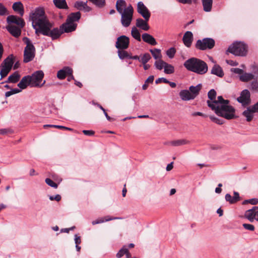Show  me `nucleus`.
I'll list each match as a JSON object with an SVG mask.
<instances>
[{
	"label": "nucleus",
	"mask_w": 258,
	"mask_h": 258,
	"mask_svg": "<svg viewBox=\"0 0 258 258\" xmlns=\"http://www.w3.org/2000/svg\"><path fill=\"white\" fill-rule=\"evenodd\" d=\"M53 26V23L50 22L46 24H42L41 29L38 30V34L41 33L44 36L51 37L52 40H54L58 38L63 33H66L64 28H61V25L59 28H54L51 29Z\"/></svg>",
	"instance_id": "obj_3"
},
{
	"label": "nucleus",
	"mask_w": 258,
	"mask_h": 258,
	"mask_svg": "<svg viewBox=\"0 0 258 258\" xmlns=\"http://www.w3.org/2000/svg\"><path fill=\"white\" fill-rule=\"evenodd\" d=\"M13 10L18 13L21 16H23L24 14L23 6L21 2H15L13 5Z\"/></svg>",
	"instance_id": "obj_28"
},
{
	"label": "nucleus",
	"mask_w": 258,
	"mask_h": 258,
	"mask_svg": "<svg viewBox=\"0 0 258 258\" xmlns=\"http://www.w3.org/2000/svg\"><path fill=\"white\" fill-rule=\"evenodd\" d=\"M194 39L193 34L190 31H186L183 35L182 41L187 47H190Z\"/></svg>",
	"instance_id": "obj_15"
},
{
	"label": "nucleus",
	"mask_w": 258,
	"mask_h": 258,
	"mask_svg": "<svg viewBox=\"0 0 258 258\" xmlns=\"http://www.w3.org/2000/svg\"><path fill=\"white\" fill-rule=\"evenodd\" d=\"M202 84H199L196 86H191L189 88V91L191 96H194V99L199 94L200 90L202 89Z\"/></svg>",
	"instance_id": "obj_30"
},
{
	"label": "nucleus",
	"mask_w": 258,
	"mask_h": 258,
	"mask_svg": "<svg viewBox=\"0 0 258 258\" xmlns=\"http://www.w3.org/2000/svg\"><path fill=\"white\" fill-rule=\"evenodd\" d=\"M150 51L152 53L153 57L156 59H160L162 55L161 53V50L157 48H154V49H150Z\"/></svg>",
	"instance_id": "obj_41"
},
{
	"label": "nucleus",
	"mask_w": 258,
	"mask_h": 258,
	"mask_svg": "<svg viewBox=\"0 0 258 258\" xmlns=\"http://www.w3.org/2000/svg\"><path fill=\"white\" fill-rule=\"evenodd\" d=\"M210 118L212 121L218 124H222L224 123L222 120L219 119L217 117H215L214 116H210Z\"/></svg>",
	"instance_id": "obj_53"
},
{
	"label": "nucleus",
	"mask_w": 258,
	"mask_h": 258,
	"mask_svg": "<svg viewBox=\"0 0 258 258\" xmlns=\"http://www.w3.org/2000/svg\"><path fill=\"white\" fill-rule=\"evenodd\" d=\"M228 100L224 99L222 96L217 97V101L214 102L207 101V105L218 116L226 119L235 118V109L229 105Z\"/></svg>",
	"instance_id": "obj_1"
},
{
	"label": "nucleus",
	"mask_w": 258,
	"mask_h": 258,
	"mask_svg": "<svg viewBox=\"0 0 258 258\" xmlns=\"http://www.w3.org/2000/svg\"><path fill=\"white\" fill-rule=\"evenodd\" d=\"M155 83L157 84L161 83H168V80L164 78H160L156 80Z\"/></svg>",
	"instance_id": "obj_56"
},
{
	"label": "nucleus",
	"mask_w": 258,
	"mask_h": 258,
	"mask_svg": "<svg viewBox=\"0 0 258 258\" xmlns=\"http://www.w3.org/2000/svg\"><path fill=\"white\" fill-rule=\"evenodd\" d=\"M23 41L27 45L25 48H32V43L29 38L27 37H24L23 38Z\"/></svg>",
	"instance_id": "obj_51"
},
{
	"label": "nucleus",
	"mask_w": 258,
	"mask_h": 258,
	"mask_svg": "<svg viewBox=\"0 0 258 258\" xmlns=\"http://www.w3.org/2000/svg\"><path fill=\"white\" fill-rule=\"evenodd\" d=\"M179 96L183 101H188L194 99V96H191L190 92L187 90H182L179 92Z\"/></svg>",
	"instance_id": "obj_27"
},
{
	"label": "nucleus",
	"mask_w": 258,
	"mask_h": 258,
	"mask_svg": "<svg viewBox=\"0 0 258 258\" xmlns=\"http://www.w3.org/2000/svg\"><path fill=\"white\" fill-rule=\"evenodd\" d=\"M215 45V40L211 38H205L202 40H197L195 47L197 49L205 50L212 49Z\"/></svg>",
	"instance_id": "obj_8"
},
{
	"label": "nucleus",
	"mask_w": 258,
	"mask_h": 258,
	"mask_svg": "<svg viewBox=\"0 0 258 258\" xmlns=\"http://www.w3.org/2000/svg\"><path fill=\"white\" fill-rule=\"evenodd\" d=\"M126 7V3L124 0H117L116 3V9L119 13H122Z\"/></svg>",
	"instance_id": "obj_31"
},
{
	"label": "nucleus",
	"mask_w": 258,
	"mask_h": 258,
	"mask_svg": "<svg viewBox=\"0 0 258 258\" xmlns=\"http://www.w3.org/2000/svg\"><path fill=\"white\" fill-rule=\"evenodd\" d=\"M14 63V58L13 55L8 56L3 62L1 67H3L11 70Z\"/></svg>",
	"instance_id": "obj_26"
},
{
	"label": "nucleus",
	"mask_w": 258,
	"mask_h": 258,
	"mask_svg": "<svg viewBox=\"0 0 258 258\" xmlns=\"http://www.w3.org/2000/svg\"><path fill=\"white\" fill-rule=\"evenodd\" d=\"M242 226L244 229L247 230L253 231L255 229L254 226L252 224L244 223Z\"/></svg>",
	"instance_id": "obj_52"
},
{
	"label": "nucleus",
	"mask_w": 258,
	"mask_h": 258,
	"mask_svg": "<svg viewBox=\"0 0 258 258\" xmlns=\"http://www.w3.org/2000/svg\"><path fill=\"white\" fill-rule=\"evenodd\" d=\"M250 94L248 90L245 89L243 90L237 100L242 104L243 106H246L250 103Z\"/></svg>",
	"instance_id": "obj_12"
},
{
	"label": "nucleus",
	"mask_w": 258,
	"mask_h": 258,
	"mask_svg": "<svg viewBox=\"0 0 258 258\" xmlns=\"http://www.w3.org/2000/svg\"><path fill=\"white\" fill-rule=\"evenodd\" d=\"M225 200L230 204H235L240 200V197L238 192L236 191L234 192V196L232 197L230 194H227L225 195Z\"/></svg>",
	"instance_id": "obj_21"
},
{
	"label": "nucleus",
	"mask_w": 258,
	"mask_h": 258,
	"mask_svg": "<svg viewBox=\"0 0 258 258\" xmlns=\"http://www.w3.org/2000/svg\"><path fill=\"white\" fill-rule=\"evenodd\" d=\"M192 116H203L204 117H207L208 116L207 115H206L205 114H204V113H203L202 112H195L192 113Z\"/></svg>",
	"instance_id": "obj_59"
},
{
	"label": "nucleus",
	"mask_w": 258,
	"mask_h": 258,
	"mask_svg": "<svg viewBox=\"0 0 258 258\" xmlns=\"http://www.w3.org/2000/svg\"><path fill=\"white\" fill-rule=\"evenodd\" d=\"M49 20L45 15L44 9L43 7H38L33 12V28L35 29V33L38 34V31L41 29L42 24L48 23Z\"/></svg>",
	"instance_id": "obj_4"
},
{
	"label": "nucleus",
	"mask_w": 258,
	"mask_h": 258,
	"mask_svg": "<svg viewBox=\"0 0 258 258\" xmlns=\"http://www.w3.org/2000/svg\"><path fill=\"white\" fill-rule=\"evenodd\" d=\"M118 218H117V217H110L109 216H107L103 218H101L100 219H98V220H95V221H93L92 223L93 225H95V224H99V223H103L104 221H110V220H114V219H118Z\"/></svg>",
	"instance_id": "obj_38"
},
{
	"label": "nucleus",
	"mask_w": 258,
	"mask_h": 258,
	"mask_svg": "<svg viewBox=\"0 0 258 258\" xmlns=\"http://www.w3.org/2000/svg\"><path fill=\"white\" fill-rule=\"evenodd\" d=\"M148 21L142 18H138L136 20V26L144 31H148L150 29V27L148 24Z\"/></svg>",
	"instance_id": "obj_20"
},
{
	"label": "nucleus",
	"mask_w": 258,
	"mask_h": 258,
	"mask_svg": "<svg viewBox=\"0 0 258 258\" xmlns=\"http://www.w3.org/2000/svg\"><path fill=\"white\" fill-rule=\"evenodd\" d=\"M216 95L217 93L214 89L210 90L208 93V97L210 100H208L207 101L214 102L215 101H217V99H216Z\"/></svg>",
	"instance_id": "obj_39"
},
{
	"label": "nucleus",
	"mask_w": 258,
	"mask_h": 258,
	"mask_svg": "<svg viewBox=\"0 0 258 258\" xmlns=\"http://www.w3.org/2000/svg\"><path fill=\"white\" fill-rule=\"evenodd\" d=\"M151 58L149 53H145L141 57H140V62L142 63H147V62Z\"/></svg>",
	"instance_id": "obj_45"
},
{
	"label": "nucleus",
	"mask_w": 258,
	"mask_h": 258,
	"mask_svg": "<svg viewBox=\"0 0 258 258\" xmlns=\"http://www.w3.org/2000/svg\"><path fill=\"white\" fill-rule=\"evenodd\" d=\"M73 72L72 69L69 67H65L57 72V77L59 79L63 80L65 79L67 75L71 74Z\"/></svg>",
	"instance_id": "obj_18"
},
{
	"label": "nucleus",
	"mask_w": 258,
	"mask_h": 258,
	"mask_svg": "<svg viewBox=\"0 0 258 258\" xmlns=\"http://www.w3.org/2000/svg\"><path fill=\"white\" fill-rule=\"evenodd\" d=\"M137 12L139 13L146 21H149L151 16V13L148 8L145 6L144 3L140 2L137 4Z\"/></svg>",
	"instance_id": "obj_11"
},
{
	"label": "nucleus",
	"mask_w": 258,
	"mask_h": 258,
	"mask_svg": "<svg viewBox=\"0 0 258 258\" xmlns=\"http://www.w3.org/2000/svg\"><path fill=\"white\" fill-rule=\"evenodd\" d=\"M189 143V142L186 140H178L171 141L169 143V145L173 146H179Z\"/></svg>",
	"instance_id": "obj_37"
},
{
	"label": "nucleus",
	"mask_w": 258,
	"mask_h": 258,
	"mask_svg": "<svg viewBox=\"0 0 258 258\" xmlns=\"http://www.w3.org/2000/svg\"><path fill=\"white\" fill-rule=\"evenodd\" d=\"M173 167V162L170 163V164H168L166 167V170L167 171H170L171 170Z\"/></svg>",
	"instance_id": "obj_64"
},
{
	"label": "nucleus",
	"mask_w": 258,
	"mask_h": 258,
	"mask_svg": "<svg viewBox=\"0 0 258 258\" xmlns=\"http://www.w3.org/2000/svg\"><path fill=\"white\" fill-rule=\"evenodd\" d=\"M45 182L51 187L55 188L57 187V184L54 182L52 180L49 178H47L45 179Z\"/></svg>",
	"instance_id": "obj_50"
},
{
	"label": "nucleus",
	"mask_w": 258,
	"mask_h": 258,
	"mask_svg": "<svg viewBox=\"0 0 258 258\" xmlns=\"http://www.w3.org/2000/svg\"><path fill=\"white\" fill-rule=\"evenodd\" d=\"M117 53L118 57L121 59H123L126 58H130V54L128 53L125 50L118 49Z\"/></svg>",
	"instance_id": "obj_40"
},
{
	"label": "nucleus",
	"mask_w": 258,
	"mask_h": 258,
	"mask_svg": "<svg viewBox=\"0 0 258 258\" xmlns=\"http://www.w3.org/2000/svg\"><path fill=\"white\" fill-rule=\"evenodd\" d=\"M131 35L134 38L138 41H141V34L136 27H133L131 31Z\"/></svg>",
	"instance_id": "obj_35"
},
{
	"label": "nucleus",
	"mask_w": 258,
	"mask_h": 258,
	"mask_svg": "<svg viewBox=\"0 0 258 258\" xmlns=\"http://www.w3.org/2000/svg\"><path fill=\"white\" fill-rule=\"evenodd\" d=\"M211 73L220 78L223 77L224 75L222 68L217 64L214 65L211 70Z\"/></svg>",
	"instance_id": "obj_22"
},
{
	"label": "nucleus",
	"mask_w": 258,
	"mask_h": 258,
	"mask_svg": "<svg viewBox=\"0 0 258 258\" xmlns=\"http://www.w3.org/2000/svg\"><path fill=\"white\" fill-rule=\"evenodd\" d=\"M177 2H178L180 3L185 4H190L192 2V0H176Z\"/></svg>",
	"instance_id": "obj_63"
},
{
	"label": "nucleus",
	"mask_w": 258,
	"mask_h": 258,
	"mask_svg": "<svg viewBox=\"0 0 258 258\" xmlns=\"http://www.w3.org/2000/svg\"><path fill=\"white\" fill-rule=\"evenodd\" d=\"M257 212H254L253 210L249 209L245 212L244 216L251 222L256 220Z\"/></svg>",
	"instance_id": "obj_24"
},
{
	"label": "nucleus",
	"mask_w": 258,
	"mask_h": 258,
	"mask_svg": "<svg viewBox=\"0 0 258 258\" xmlns=\"http://www.w3.org/2000/svg\"><path fill=\"white\" fill-rule=\"evenodd\" d=\"M11 70L8 68L2 67V69L0 72V75L1 76L0 80L6 77Z\"/></svg>",
	"instance_id": "obj_46"
},
{
	"label": "nucleus",
	"mask_w": 258,
	"mask_h": 258,
	"mask_svg": "<svg viewBox=\"0 0 258 258\" xmlns=\"http://www.w3.org/2000/svg\"><path fill=\"white\" fill-rule=\"evenodd\" d=\"M7 14L6 8L0 3V16H4Z\"/></svg>",
	"instance_id": "obj_55"
},
{
	"label": "nucleus",
	"mask_w": 258,
	"mask_h": 258,
	"mask_svg": "<svg viewBox=\"0 0 258 258\" xmlns=\"http://www.w3.org/2000/svg\"><path fill=\"white\" fill-rule=\"evenodd\" d=\"M32 82V75L26 76L22 78V80L18 83V86L21 89H24Z\"/></svg>",
	"instance_id": "obj_16"
},
{
	"label": "nucleus",
	"mask_w": 258,
	"mask_h": 258,
	"mask_svg": "<svg viewBox=\"0 0 258 258\" xmlns=\"http://www.w3.org/2000/svg\"><path fill=\"white\" fill-rule=\"evenodd\" d=\"M183 66L188 71L199 75H204L208 71V66L207 63L197 57H191L185 60Z\"/></svg>",
	"instance_id": "obj_2"
},
{
	"label": "nucleus",
	"mask_w": 258,
	"mask_h": 258,
	"mask_svg": "<svg viewBox=\"0 0 258 258\" xmlns=\"http://www.w3.org/2000/svg\"><path fill=\"white\" fill-rule=\"evenodd\" d=\"M254 78V76L251 73H244L240 76V81L247 82L249 81L252 80Z\"/></svg>",
	"instance_id": "obj_36"
},
{
	"label": "nucleus",
	"mask_w": 258,
	"mask_h": 258,
	"mask_svg": "<svg viewBox=\"0 0 258 258\" xmlns=\"http://www.w3.org/2000/svg\"><path fill=\"white\" fill-rule=\"evenodd\" d=\"M81 17L80 12L72 13L68 16L66 22L61 25V28H64L66 33L71 32L76 30L77 25L74 22L78 21Z\"/></svg>",
	"instance_id": "obj_5"
},
{
	"label": "nucleus",
	"mask_w": 258,
	"mask_h": 258,
	"mask_svg": "<svg viewBox=\"0 0 258 258\" xmlns=\"http://www.w3.org/2000/svg\"><path fill=\"white\" fill-rule=\"evenodd\" d=\"M250 88L255 91H258V81L257 80L253 81L250 85Z\"/></svg>",
	"instance_id": "obj_54"
},
{
	"label": "nucleus",
	"mask_w": 258,
	"mask_h": 258,
	"mask_svg": "<svg viewBox=\"0 0 258 258\" xmlns=\"http://www.w3.org/2000/svg\"><path fill=\"white\" fill-rule=\"evenodd\" d=\"M75 243L77 245H79L81 242V237L80 236H77V235H75Z\"/></svg>",
	"instance_id": "obj_62"
},
{
	"label": "nucleus",
	"mask_w": 258,
	"mask_h": 258,
	"mask_svg": "<svg viewBox=\"0 0 258 258\" xmlns=\"http://www.w3.org/2000/svg\"><path fill=\"white\" fill-rule=\"evenodd\" d=\"M258 203V199L256 198L251 199L249 200H244L242 202V205H245L248 204H250L251 205H255Z\"/></svg>",
	"instance_id": "obj_47"
},
{
	"label": "nucleus",
	"mask_w": 258,
	"mask_h": 258,
	"mask_svg": "<svg viewBox=\"0 0 258 258\" xmlns=\"http://www.w3.org/2000/svg\"><path fill=\"white\" fill-rule=\"evenodd\" d=\"M130 39L125 35H121L117 38L115 47L117 49L125 50L128 48Z\"/></svg>",
	"instance_id": "obj_10"
},
{
	"label": "nucleus",
	"mask_w": 258,
	"mask_h": 258,
	"mask_svg": "<svg viewBox=\"0 0 258 258\" xmlns=\"http://www.w3.org/2000/svg\"><path fill=\"white\" fill-rule=\"evenodd\" d=\"M174 67L172 65L166 63L164 71L165 74H171L174 73Z\"/></svg>",
	"instance_id": "obj_42"
},
{
	"label": "nucleus",
	"mask_w": 258,
	"mask_h": 258,
	"mask_svg": "<svg viewBox=\"0 0 258 258\" xmlns=\"http://www.w3.org/2000/svg\"><path fill=\"white\" fill-rule=\"evenodd\" d=\"M7 21L8 23L16 24L21 28H23L25 26V22L23 19L16 16H9L7 18Z\"/></svg>",
	"instance_id": "obj_14"
},
{
	"label": "nucleus",
	"mask_w": 258,
	"mask_h": 258,
	"mask_svg": "<svg viewBox=\"0 0 258 258\" xmlns=\"http://www.w3.org/2000/svg\"><path fill=\"white\" fill-rule=\"evenodd\" d=\"M61 196L59 195H56L55 196H50L49 199L51 201L55 200L57 202H59L61 200Z\"/></svg>",
	"instance_id": "obj_58"
},
{
	"label": "nucleus",
	"mask_w": 258,
	"mask_h": 258,
	"mask_svg": "<svg viewBox=\"0 0 258 258\" xmlns=\"http://www.w3.org/2000/svg\"><path fill=\"white\" fill-rule=\"evenodd\" d=\"M154 79V77L153 76H149L148 79L145 81L146 83H152L153 82Z\"/></svg>",
	"instance_id": "obj_61"
},
{
	"label": "nucleus",
	"mask_w": 258,
	"mask_h": 258,
	"mask_svg": "<svg viewBox=\"0 0 258 258\" xmlns=\"http://www.w3.org/2000/svg\"><path fill=\"white\" fill-rule=\"evenodd\" d=\"M83 133L84 135L88 136H93L95 134V132L92 130H83Z\"/></svg>",
	"instance_id": "obj_57"
},
{
	"label": "nucleus",
	"mask_w": 258,
	"mask_h": 258,
	"mask_svg": "<svg viewBox=\"0 0 258 258\" xmlns=\"http://www.w3.org/2000/svg\"><path fill=\"white\" fill-rule=\"evenodd\" d=\"M44 73L42 71H37L33 73V87L40 88L45 83V81L43 80Z\"/></svg>",
	"instance_id": "obj_9"
},
{
	"label": "nucleus",
	"mask_w": 258,
	"mask_h": 258,
	"mask_svg": "<svg viewBox=\"0 0 258 258\" xmlns=\"http://www.w3.org/2000/svg\"><path fill=\"white\" fill-rule=\"evenodd\" d=\"M121 15V23L123 26L128 27L133 20L134 9L131 5H129L123 10Z\"/></svg>",
	"instance_id": "obj_7"
},
{
	"label": "nucleus",
	"mask_w": 258,
	"mask_h": 258,
	"mask_svg": "<svg viewBox=\"0 0 258 258\" xmlns=\"http://www.w3.org/2000/svg\"><path fill=\"white\" fill-rule=\"evenodd\" d=\"M124 255H125L126 258L131 257V253L129 252V250L126 245L123 246L122 248L118 251L116 253V256L117 258H120Z\"/></svg>",
	"instance_id": "obj_29"
},
{
	"label": "nucleus",
	"mask_w": 258,
	"mask_h": 258,
	"mask_svg": "<svg viewBox=\"0 0 258 258\" xmlns=\"http://www.w3.org/2000/svg\"><path fill=\"white\" fill-rule=\"evenodd\" d=\"M203 10L206 12L211 11L213 5V0H202Z\"/></svg>",
	"instance_id": "obj_33"
},
{
	"label": "nucleus",
	"mask_w": 258,
	"mask_h": 258,
	"mask_svg": "<svg viewBox=\"0 0 258 258\" xmlns=\"http://www.w3.org/2000/svg\"><path fill=\"white\" fill-rule=\"evenodd\" d=\"M20 78V74L18 73V72H15L9 77L8 80L5 82L8 83H16L17 82H18Z\"/></svg>",
	"instance_id": "obj_32"
},
{
	"label": "nucleus",
	"mask_w": 258,
	"mask_h": 258,
	"mask_svg": "<svg viewBox=\"0 0 258 258\" xmlns=\"http://www.w3.org/2000/svg\"><path fill=\"white\" fill-rule=\"evenodd\" d=\"M22 28H19L14 25H8L6 27L8 31L14 37L16 38L19 37L21 34Z\"/></svg>",
	"instance_id": "obj_17"
},
{
	"label": "nucleus",
	"mask_w": 258,
	"mask_h": 258,
	"mask_svg": "<svg viewBox=\"0 0 258 258\" xmlns=\"http://www.w3.org/2000/svg\"><path fill=\"white\" fill-rule=\"evenodd\" d=\"M21 90L17 88L13 89L11 91L6 92L5 96L6 97H8L13 94L18 93L21 91Z\"/></svg>",
	"instance_id": "obj_48"
},
{
	"label": "nucleus",
	"mask_w": 258,
	"mask_h": 258,
	"mask_svg": "<svg viewBox=\"0 0 258 258\" xmlns=\"http://www.w3.org/2000/svg\"><path fill=\"white\" fill-rule=\"evenodd\" d=\"M255 112H258V108L255 104L247 107V109L243 112L242 115L246 118V121L249 122L253 119V113Z\"/></svg>",
	"instance_id": "obj_13"
},
{
	"label": "nucleus",
	"mask_w": 258,
	"mask_h": 258,
	"mask_svg": "<svg viewBox=\"0 0 258 258\" xmlns=\"http://www.w3.org/2000/svg\"><path fill=\"white\" fill-rule=\"evenodd\" d=\"M53 3L56 7L61 9H67L68 7L66 0H53Z\"/></svg>",
	"instance_id": "obj_34"
},
{
	"label": "nucleus",
	"mask_w": 258,
	"mask_h": 258,
	"mask_svg": "<svg viewBox=\"0 0 258 258\" xmlns=\"http://www.w3.org/2000/svg\"><path fill=\"white\" fill-rule=\"evenodd\" d=\"M96 6L102 8L105 5V0H89Z\"/></svg>",
	"instance_id": "obj_44"
},
{
	"label": "nucleus",
	"mask_w": 258,
	"mask_h": 258,
	"mask_svg": "<svg viewBox=\"0 0 258 258\" xmlns=\"http://www.w3.org/2000/svg\"><path fill=\"white\" fill-rule=\"evenodd\" d=\"M32 60V48H25L24 51L23 61L25 63L30 62Z\"/></svg>",
	"instance_id": "obj_25"
},
{
	"label": "nucleus",
	"mask_w": 258,
	"mask_h": 258,
	"mask_svg": "<svg viewBox=\"0 0 258 258\" xmlns=\"http://www.w3.org/2000/svg\"><path fill=\"white\" fill-rule=\"evenodd\" d=\"M227 51L237 56H245L247 51L246 44L241 42H235L229 46Z\"/></svg>",
	"instance_id": "obj_6"
},
{
	"label": "nucleus",
	"mask_w": 258,
	"mask_h": 258,
	"mask_svg": "<svg viewBox=\"0 0 258 258\" xmlns=\"http://www.w3.org/2000/svg\"><path fill=\"white\" fill-rule=\"evenodd\" d=\"M166 63V62L160 59L159 60L155 61V66L157 69L161 70L162 69H164Z\"/></svg>",
	"instance_id": "obj_43"
},
{
	"label": "nucleus",
	"mask_w": 258,
	"mask_h": 258,
	"mask_svg": "<svg viewBox=\"0 0 258 258\" xmlns=\"http://www.w3.org/2000/svg\"><path fill=\"white\" fill-rule=\"evenodd\" d=\"M232 70V71L236 74H241L243 73V70L239 68H234Z\"/></svg>",
	"instance_id": "obj_60"
},
{
	"label": "nucleus",
	"mask_w": 258,
	"mask_h": 258,
	"mask_svg": "<svg viewBox=\"0 0 258 258\" xmlns=\"http://www.w3.org/2000/svg\"><path fill=\"white\" fill-rule=\"evenodd\" d=\"M143 40L152 45H156L157 42L155 39L150 34L148 33H144L142 34Z\"/></svg>",
	"instance_id": "obj_23"
},
{
	"label": "nucleus",
	"mask_w": 258,
	"mask_h": 258,
	"mask_svg": "<svg viewBox=\"0 0 258 258\" xmlns=\"http://www.w3.org/2000/svg\"><path fill=\"white\" fill-rule=\"evenodd\" d=\"M175 53L176 49L174 47H171L166 51V54L170 58H173Z\"/></svg>",
	"instance_id": "obj_49"
},
{
	"label": "nucleus",
	"mask_w": 258,
	"mask_h": 258,
	"mask_svg": "<svg viewBox=\"0 0 258 258\" xmlns=\"http://www.w3.org/2000/svg\"><path fill=\"white\" fill-rule=\"evenodd\" d=\"M74 7L77 10L84 11L85 12H88L91 11V8L87 6V2H83L82 1H77L75 3Z\"/></svg>",
	"instance_id": "obj_19"
}]
</instances>
